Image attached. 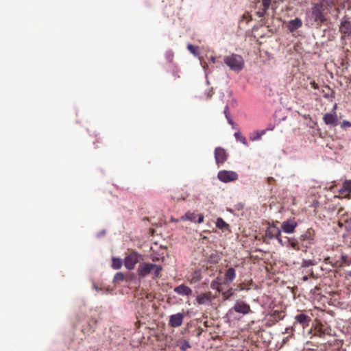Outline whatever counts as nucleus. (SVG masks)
<instances>
[{"mask_svg":"<svg viewBox=\"0 0 351 351\" xmlns=\"http://www.w3.org/2000/svg\"><path fill=\"white\" fill-rule=\"evenodd\" d=\"M336 6V0H320L313 3L311 10L307 13L308 20L311 25H321L328 20L329 14Z\"/></svg>","mask_w":351,"mask_h":351,"instance_id":"f257e3e1","label":"nucleus"},{"mask_svg":"<svg viewBox=\"0 0 351 351\" xmlns=\"http://www.w3.org/2000/svg\"><path fill=\"white\" fill-rule=\"evenodd\" d=\"M162 270V267L161 265L153 263H141L137 269V274L139 278H142L153 273V278L156 279L160 277Z\"/></svg>","mask_w":351,"mask_h":351,"instance_id":"f03ea898","label":"nucleus"},{"mask_svg":"<svg viewBox=\"0 0 351 351\" xmlns=\"http://www.w3.org/2000/svg\"><path fill=\"white\" fill-rule=\"evenodd\" d=\"M223 61L232 71L235 72L241 71L243 69L245 64L243 57L236 53H232L230 56H225Z\"/></svg>","mask_w":351,"mask_h":351,"instance_id":"7ed1b4c3","label":"nucleus"},{"mask_svg":"<svg viewBox=\"0 0 351 351\" xmlns=\"http://www.w3.org/2000/svg\"><path fill=\"white\" fill-rule=\"evenodd\" d=\"M300 246L303 252H306L315 243V230L313 228H308L299 238Z\"/></svg>","mask_w":351,"mask_h":351,"instance_id":"20e7f679","label":"nucleus"},{"mask_svg":"<svg viewBox=\"0 0 351 351\" xmlns=\"http://www.w3.org/2000/svg\"><path fill=\"white\" fill-rule=\"evenodd\" d=\"M217 178L222 182L227 183L237 180L239 176L236 172L232 171L221 170L219 171Z\"/></svg>","mask_w":351,"mask_h":351,"instance_id":"39448f33","label":"nucleus"},{"mask_svg":"<svg viewBox=\"0 0 351 351\" xmlns=\"http://www.w3.org/2000/svg\"><path fill=\"white\" fill-rule=\"evenodd\" d=\"M141 255L137 252H132L127 254L124 259V265L129 269L132 270L134 268L136 264L138 263Z\"/></svg>","mask_w":351,"mask_h":351,"instance_id":"423d86ee","label":"nucleus"},{"mask_svg":"<svg viewBox=\"0 0 351 351\" xmlns=\"http://www.w3.org/2000/svg\"><path fill=\"white\" fill-rule=\"evenodd\" d=\"M313 336L320 338L332 336V328L326 324H319L315 328Z\"/></svg>","mask_w":351,"mask_h":351,"instance_id":"0eeeda50","label":"nucleus"},{"mask_svg":"<svg viewBox=\"0 0 351 351\" xmlns=\"http://www.w3.org/2000/svg\"><path fill=\"white\" fill-rule=\"evenodd\" d=\"M281 236V231L275 225L269 224L266 231L265 234L263 237V241L265 243H268L267 241V239H276L278 237Z\"/></svg>","mask_w":351,"mask_h":351,"instance_id":"6e6552de","label":"nucleus"},{"mask_svg":"<svg viewBox=\"0 0 351 351\" xmlns=\"http://www.w3.org/2000/svg\"><path fill=\"white\" fill-rule=\"evenodd\" d=\"M236 313L247 315L252 312L250 306L243 300H237L232 308Z\"/></svg>","mask_w":351,"mask_h":351,"instance_id":"1a4fd4ad","label":"nucleus"},{"mask_svg":"<svg viewBox=\"0 0 351 351\" xmlns=\"http://www.w3.org/2000/svg\"><path fill=\"white\" fill-rule=\"evenodd\" d=\"M184 318V313H178L171 315L169 319V326L172 328H178L182 326Z\"/></svg>","mask_w":351,"mask_h":351,"instance_id":"9d476101","label":"nucleus"},{"mask_svg":"<svg viewBox=\"0 0 351 351\" xmlns=\"http://www.w3.org/2000/svg\"><path fill=\"white\" fill-rule=\"evenodd\" d=\"M298 226V223L295 219H288L282 222L281 228L285 233L291 234L295 232V228Z\"/></svg>","mask_w":351,"mask_h":351,"instance_id":"9b49d317","label":"nucleus"},{"mask_svg":"<svg viewBox=\"0 0 351 351\" xmlns=\"http://www.w3.org/2000/svg\"><path fill=\"white\" fill-rule=\"evenodd\" d=\"M186 220L200 223L204 221V216L202 215H199L198 219L196 221V214L194 212L188 211L185 215L181 216L180 219H177L176 221Z\"/></svg>","mask_w":351,"mask_h":351,"instance_id":"f8f14e48","label":"nucleus"},{"mask_svg":"<svg viewBox=\"0 0 351 351\" xmlns=\"http://www.w3.org/2000/svg\"><path fill=\"white\" fill-rule=\"evenodd\" d=\"M339 31L342 34L351 36V20L350 18L345 16L342 19Z\"/></svg>","mask_w":351,"mask_h":351,"instance_id":"ddd939ff","label":"nucleus"},{"mask_svg":"<svg viewBox=\"0 0 351 351\" xmlns=\"http://www.w3.org/2000/svg\"><path fill=\"white\" fill-rule=\"evenodd\" d=\"M295 322H294V326H296V324H300L303 328H305L306 327L309 326L310 322H311V318L310 316L304 314V313H300L297 315L295 317Z\"/></svg>","mask_w":351,"mask_h":351,"instance_id":"4468645a","label":"nucleus"},{"mask_svg":"<svg viewBox=\"0 0 351 351\" xmlns=\"http://www.w3.org/2000/svg\"><path fill=\"white\" fill-rule=\"evenodd\" d=\"M228 154L221 147H217L215 150V158L217 165L223 164L227 159Z\"/></svg>","mask_w":351,"mask_h":351,"instance_id":"2eb2a0df","label":"nucleus"},{"mask_svg":"<svg viewBox=\"0 0 351 351\" xmlns=\"http://www.w3.org/2000/svg\"><path fill=\"white\" fill-rule=\"evenodd\" d=\"M323 120L326 125L332 126H336L338 125V117L337 114L334 113H326L323 117Z\"/></svg>","mask_w":351,"mask_h":351,"instance_id":"dca6fc26","label":"nucleus"},{"mask_svg":"<svg viewBox=\"0 0 351 351\" xmlns=\"http://www.w3.org/2000/svg\"><path fill=\"white\" fill-rule=\"evenodd\" d=\"M236 271L233 267H230L224 274L223 283L225 285H230L236 278Z\"/></svg>","mask_w":351,"mask_h":351,"instance_id":"f3484780","label":"nucleus"},{"mask_svg":"<svg viewBox=\"0 0 351 351\" xmlns=\"http://www.w3.org/2000/svg\"><path fill=\"white\" fill-rule=\"evenodd\" d=\"M287 244L286 246L291 247V249L296 251H302V247L300 246V243L299 239L295 237H287Z\"/></svg>","mask_w":351,"mask_h":351,"instance_id":"a211bd4d","label":"nucleus"},{"mask_svg":"<svg viewBox=\"0 0 351 351\" xmlns=\"http://www.w3.org/2000/svg\"><path fill=\"white\" fill-rule=\"evenodd\" d=\"M224 285L221 276H218L210 283V288L216 290L218 293L222 292V285Z\"/></svg>","mask_w":351,"mask_h":351,"instance_id":"6ab92c4d","label":"nucleus"},{"mask_svg":"<svg viewBox=\"0 0 351 351\" xmlns=\"http://www.w3.org/2000/svg\"><path fill=\"white\" fill-rule=\"evenodd\" d=\"M173 291L176 293H178L180 295H186V296L191 295L193 292L192 289L190 287L186 286L184 284L176 287L174 288Z\"/></svg>","mask_w":351,"mask_h":351,"instance_id":"aec40b11","label":"nucleus"},{"mask_svg":"<svg viewBox=\"0 0 351 351\" xmlns=\"http://www.w3.org/2000/svg\"><path fill=\"white\" fill-rule=\"evenodd\" d=\"M213 300L211 292L202 293L197 296L196 301L198 304H205L210 302Z\"/></svg>","mask_w":351,"mask_h":351,"instance_id":"412c9836","label":"nucleus"},{"mask_svg":"<svg viewBox=\"0 0 351 351\" xmlns=\"http://www.w3.org/2000/svg\"><path fill=\"white\" fill-rule=\"evenodd\" d=\"M339 193L344 197H348L351 193V180H346L343 182Z\"/></svg>","mask_w":351,"mask_h":351,"instance_id":"4be33fe9","label":"nucleus"},{"mask_svg":"<svg viewBox=\"0 0 351 351\" xmlns=\"http://www.w3.org/2000/svg\"><path fill=\"white\" fill-rule=\"evenodd\" d=\"M302 25V22L300 19L295 18L293 20H291L288 24L287 27L291 32H293Z\"/></svg>","mask_w":351,"mask_h":351,"instance_id":"5701e85b","label":"nucleus"},{"mask_svg":"<svg viewBox=\"0 0 351 351\" xmlns=\"http://www.w3.org/2000/svg\"><path fill=\"white\" fill-rule=\"evenodd\" d=\"M267 130H257L250 134V140L251 141H256L261 138V137L266 133Z\"/></svg>","mask_w":351,"mask_h":351,"instance_id":"b1692460","label":"nucleus"},{"mask_svg":"<svg viewBox=\"0 0 351 351\" xmlns=\"http://www.w3.org/2000/svg\"><path fill=\"white\" fill-rule=\"evenodd\" d=\"M202 278V276L201 271L199 270H195L192 273L191 278L189 279V281L191 284H195L199 282Z\"/></svg>","mask_w":351,"mask_h":351,"instance_id":"393cba45","label":"nucleus"},{"mask_svg":"<svg viewBox=\"0 0 351 351\" xmlns=\"http://www.w3.org/2000/svg\"><path fill=\"white\" fill-rule=\"evenodd\" d=\"M270 315L274 321L278 322L282 319L285 314L284 311H274Z\"/></svg>","mask_w":351,"mask_h":351,"instance_id":"a878e982","label":"nucleus"},{"mask_svg":"<svg viewBox=\"0 0 351 351\" xmlns=\"http://www.w3.org/2000/svg\"><path fill=\"white\" fill-rule=\"evenodd\" d=\"M252 280L244 281L242 283H240L238 286V288L241 291H248L251 289V285H252Z\"/></svg>","mask_w":351,"mask_h":351,"instance_id":"bb28decb","label":"nucleus"},{"mask_svg":"<svg viewBox=\"0 0 351 351\" xmlns=\"http://www.w3.org/2000/svg\"><path fill=\"white\" fill-rule=\"evenodd\" d=\"M216 226L221 230H227L229 226L222 218H218L216 221Z\"/></svg>","mask_w":351,"mask_h":351,"instance_id":"cd10ccee","label":"nucleus"},{"mask_svg":"<svg viewBox=\"0 0 351 351\" xmlns=\"http://www.w3.org/2000/svg\"><path fill=\"white\" fill-rule=\"evenodd\" d=\"M234 135L237 141H240L242 144L247 147L248 146L246 138L243 136L240 132H235Z\"/></svg>","mask_w":351,"mask_h":351,"instance_id":"c85d7f7f","label":"nucleus"},{"mask_svg":"<svg viewBox=\"0 0 351 351\" xmlns=\"http://www.w3.org/2000/svg\"><path fill=\"white\" fill-rule=\"evenodd\" d=\"M219 293H221L223 300H230V298L234 295L232 288H230L227 291H224L222 290V292H220Z\"/></svg>","mask_w":351,"mask_h":351,"instance_id":"c756f323","label":"nucleus"},{"mask_svg":"<svg viewBox=\"0 0 351 351\" xmlns=\"http://www.w3.org/2000/svg\"><path fill=\"white\" fill-rule=\"evenodd\" d=\"M122 260L119 258H112V267L115 269H119L122 266Z\"/></svg>","mask_w":351,"mask_h":351,"instance_id":"7c9ffc66","label":"nucleus"},{"mask_svg":"<svg viewBox=\"0 0 351 351\" xmlns=\"http://www.w3.org/2000/svg\"><path fill=\"white\" fill-rule=\"evenodd\" d=\"M187 49L193 55L197 56L198 55V47H195L191 44H188L187 45Z\"/></svg>","mask_w":351,"mask_h":351,"instance_id":"2f4dec72","label":"nucleus"},{"mask_svg":"<svg viewBox=\"0 0 351 351\" xmlns=\"http://www.w3.org/2000/svg\"><path fill=\"white\" fill-rule=\"evenodd\" d=\"M124 279H125L124 274L121 272H118L115 274V276L114 277V282H119L123 281Z\"/></svg>","mask_w":351,"mask_h":351,"instance_id":"473e14b6","label":"nucleus"},{"mask_svg":"<svg viewBox=\"0 0 351 351\" xmlns=\"http://www.w3.org/2000/svg\"><path fill=\"white\" fill-rule=\"evenodd\" d=\"M315 263L312 260H304L302 263V267H308L311 265H314Z\"/></svg>","mask_w":351,"mask_h":351,"instance_id":"72a5a7b5","label":"nucleus"},{"mask_svg":"<svg viewBox=\"0 0 351 351\" xmlns=\"http://www.w3.org/2000/svg\"><path fill=\"white\" fill-rule=\"evenodd\" d=\"M262 2L263 7H265L266 9H268L270 6L271 0H262Z\"/></svg>","mask_w":351,"mask_h":351,"instance_id":"f704fd0d","label":"nucleus"},{"mask_svg":"<svg viewBox=\"0 0 351 351\" xmlns=\"http://www.w3.org/2000/svg\"><path fill=\"white\" fill-rule=\"evenodd\" d=\"M267 10L268 9H266L265 7H263L261 11L260 10L257 12V14L258 15L259 17H263L265 14Z\"/></svg>","mask_w":351,"mask_h":351,"instance_id":"c9c22d12","label":"nucleus"},{"mask_svg":"<svg viewBox=\"0 0 351 351\" xmlns=\"http://www.w3.org/2000/svg\"><path fill=\"white\" fill-rule=\"evenodd\" d=\"M167 59L169 62H171L173 59V54L171 52H169L166 55Z\"/></svg>","mask_w":351,"mask_h":351,"instance_id":"e433bc0d","label":"nucleus"},{"mask_svg":"<svg viewBox=\"0 0 351 351\" xmlns=\"http://www.w3.org/2000/svg\"><path fill=\"white\" fill-rule=\"evenodd\" d=\"M229 112V107H228V106L226 105L225 106L223 112H224V114L227 119H229V112Z\"/></svg>","mask_w":351,"mask_h":351,"instance_id":"4c0bfd02","label":"nucleus"},{"mask_svg":"<svg viewBox=\"0 0 351 351\" xmlns=\"http://www.w3.org/2000/svg\"><path fill=\"white\" fill-rule=\"evenodd\" d=\"M341 127H351V122L348 121H343L342 123H341Z\"/></svg>","mask_w":351,"mask_h":351,"instance_id":"58836bf2","label":"nucleus"},{"mask_svg":"<svg viewBox=\"0 0 351 351\" xmlns=\"http://www.w3.org/2000/svg\"><path fill=\"white\" fill-rule=\"evenodd\" d=\"M343 263L350 265L351 263V258L348 260L347 257L342 256Z\"/></svg>","mask_w":351,"mask_h":351,"instance_id":"ea45409f","label":"nucleus"},{"mask_svg":"<svg viewBox=\"0 0 351 351\" xmlns=\"http://www.w3.org/2000/svg\"><path fill=\"white\" fill-rule=\"evenodd\" d=\"M310 85L313 88V89H318L319 88V86L318 84L315 82V81H313L310 83Z\"/></svg>","mask_w":351,"mask_h":351,"instance_id":"a19ab883","label":"nucleus"},{"mask_svg":"<svg viewBox=\"0 0 351 351\" xmlns=\"http://www.w3.org/2000/svg\"><path fill=\"white\" fill-rule=\"evenodd\" d=\"M276 239L278 240V243H279L281 245H282V246L286 245L287 243H285L283 242V241H282V239H281V237H276Z\"/></svg>","mask_w":351,"mask_h":351,"instance_id":"79ce46f5","label":"nucleus"},{"mask_svg":"<svg viewBox=\"0 0 351 351\" xmlns=\"http://www.w3.org/2000/svg\"><path fill=\"white\" fill-rule=\"evenodd\" d=\"M324 263L326 264H331L330 258V257H327L324 259Z\"/></svg>","mask_w":351,"mask_h":351,"instance_id":"37998d69","label":"nucleus"},{"mask_svg":"<svg viewBox=\"0 0 351 351\" xmlns=\"http://www.w3.org/2000/svg\"><path fill=\"white\" fill-rule=\"evenodd\" d=\"M267 180H268V182L269 183H271L272 181H274V179L273 178H271V177L268 178Z\"/></svg>","mask_w":351,"mask_h":351,"instance_id":"c03bdc74","label":"nucleus"},{"mask_svg":"<svg viewBox=\"0 0 351 351\" xmlns=\"http://www.w3.org/2000/svg\"><path fill=\"white\" fill-rule=\"evenodd\" d=\"M308 279V277L307 276H304L302 278V280L303 281H306Z\"/></svg>","mask_w":351,"mask_h":351,"instance_id":"a18cd8bd","label":"nucleus"},{"mask_svg":"<svg viewBox=\"0 0 351 351\" xmlns=\"http://www.w3.org/2000/svg\"><path fill=\"white\" fill-rule=\"evenodd\" d=\"M210 60H211L212 62L215 63V60H216L215 57H211Z\"/></svg>","mask_w":351,"mask_h":351,"instance_id":"49530a36","label":"nucleus"},{"mask_svg":"<svg viewBox=\"0 0 351 351\" xmlns=\"http://www.w3.org/2000/svg\"><path fill=\"white\" fill-rule=\"evenodd\" d=\"M227 120H228V123H229L230 124H232V123H233L232 120L230 119V117H229V119H227Z\"/></svg>","mask_w":351,"mask_h":351,"instance_id":"de8ad7c7","label":"nucleus"},{"mask_svg":"<svg viewBox=\"0 0 351 351\" xmlns=\"http://www.w3.org/2000/svg\"><path fill=\"white\" fill-rule=\"evenodd\" d=\"M337 108V104H335L333 107V110H335Z\"/></svg>","mask_w":351,"mask_h":351,"instance_id":"09e8293b","label":"nucleus"},{"mask_svg":"<svg viewBox=\"0 0 351 351\" xmlns=\"http://www.w3.org/2000/svg\"><path fill=\"white\" fill-rule=\"evenodd\" d=\"M203 239H204V240H206V239H207V237H203Z\"/></svg>","mask_w":351,"mask_h":351,"instance_id":"8fccbe9b","label":"nucleus"},{"mask_svg":"<svg viewBox=\"0 0 351 351\" xmlns=\"http://www.w3.org/2000/svg\"><path fill=\"white\" fill-rule=\"evenodd\" d=\"M311 276H312V277H313V278H314V276H313V272H311Z\"/></svg>","mask_w":351,"mask_h":351,"instance_id":"3c124183","label":"nucleus"},{"mask_svg":"<svg viewBox=\"0 0 351 351\" xmlns=\"http://www.w3.org/2000/svg\"><path fill=\"white\" fill-rule=\"evenodd\" d=\"M315 289H319L317 286L315 287Z\"/></svg>","mask_w":351,"mask_h":351,"instance_id":"603ef678","label":"nucleus"},{"mask_svg":"<svg viewBox=\"0 0 351 351\" xmlns=\"http://www.w3.org/2000/svg\"><path fill=\"white\" fill-rule=\"evenodd\" d=\"M186 345L187 347H189V345L188 343H186Z\"/></svg>","mask_w":351,"mask_h":351,"instance_id":"864d4df0","label":"nucleus"}]
</instances>
